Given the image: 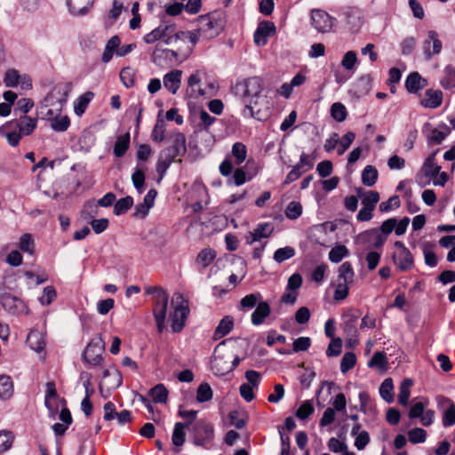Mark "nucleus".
Masks as SVG:
<instances>
[{
    "instance_id": "dca6fc26",
    "label": "nucleus",
    "mask_w": 455,
    "mask_h": 455,
    "mask_svg": "<svg viewBox=\"0 0 455 455\" xmlns=\"http://www.w3.org/2000/svg\"><path fill=\"white\" fill-rule=\"evenodd\" d=\"M274 231V226L270 222H261L257 227L250 231L245 236L246 243L251 244L255 242L259 241L262 238H267L271 235Z\"/></svg>"
},
{
    "instance_id": "680f3d73",
    "label": "nucleus",
    "mask_w": 455,
    "mask_h": 455,
    "mask_svg": "<svg viewBox=\"0 0 455 455\" xmlns=\"http://www.w3.org/2000/svg\"><path fill=\"white\" fill-rule=\"evenodd\" d=\"M314 411L313 403L308 400L304 401L298 408L296 417L299 419H306L314 412Z\"/></svg>"
},
{
    "instance_id": "4468645a",
    "label": "nucleus",
    "mask_w": 455,
    "mask_h": 455,
    "mask_svg": "<svg viewBox=\"0 0 455 455\" xmlns=\"http://www.w3.org/2000/svg\"><path fill=\"white\" fill-rule=\"evenodd\" d=\"M409 223L410 219L408 217H403L400 220L395 218H390L382 222V231L387 237L393 231L396 235L400 236L405 234Z\"/></svg>"
},
{
    "instance_id": "72a5a7b5",
    "label": "nucleus",
    "mask_w": 455,
    "mask_h": 455,
    "mask_svg": "<svg viewBox=\"0 0 455 455\" xmlns=\"http://www.w3.org/2000/svg\"><path fill=\"white\" fill-rule=\"evenodd\" d=\"M27 343L31 349L36 352L42 351L45 346L42 334L37 331H32L28 334Z\"/></svg>"
},
{
    "instance_id": "e2e57ef3",
    "label": "nucleus",
    "mask_w": 455,
    "mask_h": 455,
    "mask_svg": "<svg viewBox=\"0 0 455 455\" xmlns=\"http://www.w3.org/2000/svg\"><path fill=\"white\" fill-rule=\"evenodd\" d=\"M379 201V194L377 191H368L363 196L362 204L374 210Z\"/></svg>"
},
{
    "instance_id": "a19ab883",
    "label": "nucleus",
    "mask_w": 455,
    "mask_h": 455,
    "mask_svg": "<svg viewBox=\"0 0 455 455\" xmlns=\"http://www.w3.org/2000/svg\"><path fill=\"white\" fill-rule=\"evenodd\" d=\"M354 270L352 265L346 261L339 267L338 281L352 283L354 280Z\"/></svg>"
},
{
    "instance_id": "393cba45",
    "label": "nucleus",
    "mask_w": 455,
    "mask_h": 455,
    "mask_svg": "<svg viewBox=\"0 0 455 455\" xmlns=\"http://www.w3.org/2000/svg\"><path fill=\"white\" fill-rule=\"evenodd\" d=\"M69 12L76 16L86 14L93 4V0H68Z\"/></svg>"
},
{
    "instance_id": "a211bd4d",
    "label": "nucleus",
    "mask_w": 455,
    "mask_h": 455,
    "mask_svg": "<svg viewBox=\"0 0 455 455\" xmlns=\"http://www.w3.org/2000/svg\"><path fill=\"white\" fill-rule=\"evenodd\" d=\"M188 90L190 97L198 99L209 94L206 89L201 87V72L196 70L188 79Z\"/></svg>"
},
{
    "instance_id": "4d7b16f0",
    "label": "nucleus",
    "mask_w": 455,
    "mask_h": 455,
    "mask_svg": "<svg viewBox=\"0 0 455 455\" xmlns=\"http://www.w3.org/2000/svg\"><path fill=\"white\" fill-rule=\"evenodd\" d=\"M348 253L345 245H338L333 247L329 252V259L333 263L340 262Z\"/></svg>"
},
{
    "instance_id": "bb28decb",
    "label": "nucleus",
    "mask_w": 455,
    "mask_h": 455,
    "mask_svg": "<svg viewBox=\"0 0 455 455\" xmlns=\"http://www.w3.org/2000/svg\"><path fill=\"white\" fill-rule=\"evenodd\" d=\"M234 327V319L230 315L224 316L215 329L213 338L214 339H221L228 334Z\"/></svg>"
},
{
    "instance_id": "a878e982",
    "label": "nucleus",
    "mask_w": 455,
    "mask_h": 455,
    "mask_svg": "<svg viewBox=\"0 0 455 455\" xmlns=\"http://www.w3.org/2000/svg\"><path fill=\"white\" fill-rule=\"evenodd\" d=\"M101 215L102 210L95 199L88 200L81 211V218L84 220H90Z\"/></svg>"
},
{
    "instance_id": "f3484780",
    "label": "nucleus",
    "mask_w": 455,
    "mask_h": 455,
    "mask_svg": "<svg viewBox=\"0 0 455 455\" xmlns=\"http://www.w3.org/2000/svg\"><path fill=\"white\" fill-rule=\"evenodd\" d=\"M222 28L220 20L214 14L201 16L199 20V30L203 33H209L210 36L219 34Z\"/></svg>"
},
{
    "instance_id": "09e8293b",
    "label": "nucleus",
    "mask_w": 455,
    "mask_h": 455,
    "mask_svg": "<svg viewBox=\"0 0 455 455\" xmlns=\"http://www.w3.org/2000/svg\"><path fill=\"white\" fill-rule=\"evenodd\" d=\"M70 125V120L68 116L57 115L51 122V127L55 132H65Z\"/></svg>"
},
{
    "instance_id": "ddd939ff",
    "label": "nucleus",
    "mask_w": 455,
    "mask_h": 455,
    "mask_svg": "<svg viewBox=\"0 0 455 455\" xmlns=\"http://www.w3.org/2000/svg\"><path fill=\"white\" fill-rule=\"evenodd\" d=\"M334 19L326 12L322 10H314L311 13L312 26L321 33H326L332 28Z\"/></svg>"
},
{
    "instance_id": "20e7f679",
    "label": "nucleus",
    "mask_w": 455,
    "mask_h": 455,
    "mask_svg": "<svg viewBox=\"0 0 455 455\" xmlns=\"http://www.w3.org/2000/svg\"><path fill=\"white\" fill-rule=\"evenodd\" d=\"M219 171L223 177L228 178V184L236 187L250 181L257 173V171H255L254 173L247 174L244 167L234 169L233 161L228 156H226L225 159L220 163Z\"/></svg>"
},
{
    "instance_id": "774afa93",
    "label": "nucleus",
    "mask_w": 455,
    "mask_h": 455,
    "mask_svg": "<svg viewBox=\"0 0 455 455\" xmlns=\"http://www.w3.org/2000/svg\"><path fill=\"white\" fill-rule=\"evenodd\" d=\"M455 424V405L447 408L443 412V425L444 427H451Z\"/></svg>"
},
{
    "instance_id": "864d4df0",
    "label": "nucleus",
    "mask_w": 455,
    "mask_h": 455,
    "mask_svg": "<svg viewBox=\"0 0 455 455\" xmlns=\"http://www.w3.org/2000/svg\"><path fill=\"white\" fill-rule=\"evenodd\" d=\"M355 138V134L353 132H348L340 140L339 139L337 154L339 156L343 155L347 151V149L351 146Z\"/></svg>"
},
{
    "instance_id": "5701e85b",
    "label": "nucleus",
    "mask_w": 455,
    "mask_h": 455,
    "mask_svg": "<svg viewBox=\"0 0 455 455\" xmlns=\"http://www.w3.org/2000/svg\"><path fill=\"white\" fill-rule=\"evenodd\" d=\"M176 156H174L172 154L170 153V151L166 149H163L160 152L156 164V172L159 175V181L163 180L167 170L169 169L170 165L172 164Z\"/></svg>"
},
{
    "instance_id": "c9c22d12",
    "label": "nucleus",
    "mask_w": 455,
    "mask_h": 455,
    "mask_svg": "<svg viewBox=\"0 0 455 455\" xmlns=\"http://www.w3.org/2000/svg\"><path fill=\"white\" fill-rule=\"evenodd\" d=\"M412 384L413 381L411 379H404L399 387L398 403L403 406L408 404Z\"/></svg>"
},
{
    "instance_id": "7c9ffc66",
    "label": "nucleus",
    "mask_w": 455,
    "mask_h": 455,
    "mask_svg": "<svg viewBox=\"0 0 455 455\" xmlns=\"http://www.w3.org/2000/svg\"><path fill=\"white\" fill-rule=\"evenodd\" d=\"M215 258L216 252L213 249L204 248L198 253L196 263L201 267L205 268L212 263Z\"/></svg>"
},
{
    "instance_id": "49530a36",
    "label": "nucleus",
    "mask_w": 455,
    "mask_h": 455,
    "mask_svg": "<svg viewBox=\"0 0 455 455\" xmlns=\"http://www.w3.org/2000/svg\"><path fill=\"white\" fill-rule=\"evenodd\" d=\"M427 404L428 400L426 398H420V400L413 402L409 411L410 419L420 418Z\"/></svg>"
},
{
    "instance_id": "9d476101",
    "label": "nucleus",
    "mask_w": 455,
    "mask_h": 455,
    "mask_svg": "<svg viewBox=\"0 0 455 455\" xmlns=\"http://www.w3.org/2000/svg\"><path fill=\"white\" fill-rule=\"evenodd\" d=\"M104 346L101 339H93L85 347L83 357L90 364L96 365L101 360Z\"/></svg>"
},
{
    "instance_id": "2f4dec72",
    "label": "nucleus",
    "mask_w": 455,
    "mask_h": 455,
    "mask_svg": "<svg viewBox=\"0 0 455 455\" xmlns=\"http://www.w3.org/2000/svg\"><path fill=\"white\" fill-rule=\"evenodd\" d=\"M379 177L378 170L373 165H366L362 172L361 179L362 182L366 187H372Z\"/></svg>"
},
{
    "instance_id": "cd10ccee",
    "label": "nucleus",
    "mask_w": 455,
    "mask_h": 455,
    "mask_svg": "<svg viewBox=\"0 0 455 455\" xmlns=\"http://www.w3.org/2000/svg\"><path fill=\"white\" fill-rule=\"evenodd\" d=\"M228 156L231 160L234 158V164L240 166L247 157L246 146L242 142L234 143L231 148V156Z\"/></svg>"
},
{
    "instance_id": "0e129e2a",
    "label": "nucleus",
    "mask_w": 455,
    "mask_h": 455,
    "mask_svg": "<svg viewBox=\"0 0 455 455\" xmlns=\"http://www.w3.org/2000/svg\"><path fill=\"white\" fill-rule=\"evenodd\" d=\"M357 62L356 52L354 51H348L345 53L341 60V66L346 70H353Z\"/></svg>"
},
{
    "instance_id": "338daca9",
    "label": "nucleus",
    "mask_w": 455,
    "mask_h": 455,
    "mask_svg": "<svg viewBox=\"0 0 455 455\" xmlns=\"http://www.w3.org/2000/svg\"><path fill=\"white\" fill-rule=\"evenodd\" d=\"M387 364V357L383 352H375L368 362V366L371 368L377 367L384 369Z\"/></svg>"
},
{
    "instance_id": "4be33fe9",
    "label": "nucleus",
    "mask_w": 455,
    "mask_h": 455,
    "mask_svg": "<svg viewBox=\"0 0 455 455\" xmlns=\"http://www.w3.org/2000/svg\"><path fill=\"white\" fill-rule=\"evenodd\" d=\"M171 146L164 149L170 151L174 156H183L187 151L186 138L181 132H176L171 137Z\"/></svg>"
},
{
    "instance_id": "2eb2a0df",
    "label": "nucleus",
    "mask_w": 455,
    "mask_h": 455,
    "mask_svg": "<svg viewBox=\"0 0 455 455\" xmlns=\"http://www.w3.org/2000/svg\"><path fill=\"white\" fill-rule=\"evenodd\" d=\"M275 34V26L272 21H262L259 24L254 32V43L258 46H263L267 44V38Z\"/></svg>"
},
{
    "instance_id": "6e6552de",
    "label": "nucleus",
    "mask_w": 455,
    "mask_h": 455,
    "mask_svg": "<svg viewBox=\"0 0 455 455\" xmlns=\"http://www.w3.org/2000/svg\"><path fill=\"white\" fill-rule=\"evenodd\" d=\"M36 124V118L24 115L19 119L12 120L0 126V132H3L4 130H7L9 128H17L21 135L28 136L34 132Z\"/></svg>"
},
{
    "instance_id": "6ab92c4d",
    "label": "nucleus",
    "mask_w": 455,
    "mask_h": 455,
    "mask_svg": "<svg viewBox=\"0 0 455 455\" xmlns=\"http://www.w3.org/2000/svg\"><path fill=\"white\" fill-rule=\"evenodd\" d=\"M443 94L440 90L427 89L420 100V105L425 108L435 109L442 105Z\"/></svg>"
},
{
    "instance_id": "9b49d317",
    "label": "nucleus",
    "mask_w": 455,
    "mask_h": 455,
    "mask_svg": "<svg viewBox=\"0 0 455 455\" xmlns=\"http://www.w3.org/2000/svg\"><path fill=\"white\" fill-rule=\"evenodd\" d=\"M227 341L228 340H223L222 342H220L215 347V350H214V355H213V359L212 361V371H214L215 374H217V375H224L227 372L232 371L239 365V363L242 361V359L238 355H235L234 357L233 361L231 362L230 365H226L221 368L219 367L220 363L222 362L223 358L220 355H217V353H219L220 349L225 346Z\"/></svg>"
},
{
    "instance_id": "052dcab7",
    "label": "nucleus",
    "mask_w": 455,
    "mask_h": 455,
    "mask_svg": "<svg viewBox=\"0 0 455 455\" xmlns=\"http://www.w3.org/2000/svg\"><path fill=\"white\" fill-rule=\"evenodd\" d=\"M426 438L427 432L423 428L415 427L408 432V439L411 443H422Z\"/></svg>"
},
{
    "instance_id": "8fccbe9b",
    "label": "nucleus",
    "mask_w": 455,
    "mask_h": 455,
    "mask_svg": "<svg viewBox=\"0 0 455 455\" xmlns=\"http://www.w3.org/2000/svg\"><path fill=\"white\" fill-rule=\"evenodd\" d=\"M129 145H130V134L129 133H125L124 135L118 137L116 140V146H115L116 157L122 156L128 149Z\"/></svg>"
},
{
    "instance_id": "bf43d9fd",
    "label": "nucleus",
    "mask_w": 455,
    "mask_h": 455,
    "mask_svg": "<svg viewBox=\"0 0 455 455\" xmlns=\"http://www.w3.org/2000/svg\"><path fill=\"white\" fill-rule=\"evenodd\" d=\"M356 363V356L352 352H347L342 357L340 363V371L342 373L347 372L351 370Z\"/></svg>"
},
{
    "instance_id": "4c0bfd02",
    "label": "nucleus",
    "mask_w": 455,
    "mask_h": 455,
    "mask_svg": "<svg viewBox=\"0 0 455 455\" xmlns=\"http://www.w3.org/2000/svg\"><path fill=\"white\" fill-rule=\"evenodd\" d=\"M436 152L432 153L425 161L423 171L426 176L434 178L440 172L441 167L435 162V156Z\"/></svg>"
},
{
    "instance_id": "69168bd1",
    "label": "nucleus",
    "mask_w": 455,
    "mask_h": 455,
    "mask_svg": "<svg viewBox=\"0 0 455 455\" xmlns=\"http://www.w3.org/2000/svg\"><path fill=\"white\" fill-rule=\"evenodd\" d=\"M400 198L398 196H392L388 200L382 202L379 204V211L381 212H388L392 210L397 209L400 206Z\"/></svg>"
},
{
    "instance_id": "aec40b11",
    "label": "nucleus",
    "mask_w": 455,
    "mask_h": 455,
    "mask_svg": "<svg viewBox=\"0 0 455 455\" xmlns=\"http://www.w3.org/2000/svg\"><path fill=\"white\" fill-rule=\"evenodd\" d=\"M181 70L173 69L164 76V86L171 93L175 94L180 89L181 84Z\"/></svg>"
},
{
    "instance_id": "3c124183",
    "label": "nucleus",
    "mask_w": 455,
    "mask_h": 455,
    "mask_svg": "<svg viewBox=\"0 0 455 455\" xmlns=\"http://www.w3.org/2000/svg\"><path fill=\"white\" fill-rule=\"evenodd\" d=\"M295 255L294 248L291 246H285L283 248L277 249L273 256V259L277 263H282Z\"/></svg>"
},
{
    "instance_id": "7ed1b4c3",
    "label": "nucleus",
    "mask_w": 455,
    "mask_h": 455,
    "mask_svg": "<svg viewBox=\"0 0 455 455\" xmlns=\"http://www.w3.org/2000/svg\"><path fill=\"white\" fill-rule=\"evenodd\" d=\"M172 305L173 309L169 315L172 331L180 332L183 330L189 315L188 301L181 293L176 292L173 295Z\"/></svg>"
},
{
    "instance_id": "de8ad7c7",
    "label": "nucleus",
    "mask_w": 455,
    "mask_h": 455,
    "mask_svg": "<svg viewBox=\"0 0 455 455\" xmlns=\"http://www.w3.org/2000/svg\"><path fill=\"white\" fill-rule=\"evenodd\" d=\"M450 133V128L446 125H443V129L435 128L431 131L428 140L430 142L435 144H440Z\"/></svg>"
},
{
    "instance_id": "c03bdc74",
    "label": "nucleus",
    "mask_w": 455,
    "mask_h": 455,
    "mask_svg": "<svg viewBox=\"0 0 455 455\" xmlns=\"http://www.w3.org/2000/svg\"><path fill=\"white\" fill-rule=\"evenodd\" d=\"M331 116L337 122L341 123L347 116V110L344 104L335 102L331 107Z\"/></svg>"
},
{
    "instance_id": "6e6d98bb",
    "label": "nucleus",
    "mask_w": 455,
    "mask_h": 455,
    "mask_svg": "<svg viewBox=\"0 0 455 455\" xmlns=\"http://www.w3.org/2000/svg\"><path fill=\"white\" fill-rule=\"evenodd\" d=\"M79 44L84 52H89L95 48V36L92 33H84L79 36Z\"/></svg>"
},
{
    "instance_id": "e433bc0d",
    "label": "nucleus",
    "mask_w": 455,
    "mask_h": 455,
    "mask_svg": "<svg viewBox=\"0 0 455 455\" xmlns=\"http://www.w3.org/2000/svg\"><path fill=\"white\" fill-rule=\"evenodd\" d=\"M13 383L10 376L0 375V399H8L12 395Z\"/></svg>"
},
{
    "instance_id": "f257e3e1",
    "label": "nucleus",
    "mask_w": 455,
    "mask_h": 455,
    "mask_svg": "<svg viewBox=\"0 0 455 455\" xmlns=\"http://www.w3.org/2000/svg\"><path fill=\"white\" fill-rule=\"evenodd\" d=\"M145 293L151 296L154 301L153 315L158 332L162 333L166 329V315L169 296L161 286H145Z\"/></svg>"
},
{
    "instance_id": "c85d7f7f",
    "label": "nucleus",
    "mask_w": 455,
    "mask_h": 455,
    "mask_svg": "<svg viewBox=\"0 0 455 455\" xmlns=\"http://www.w3.org/2000/svg\"><path fill=\"white\" fill-rule=\"evenodd\" d=\"M1 303L3 307L12 314L20 312L23 307L22 301L11 294L3 296Z\"/></svg>"
},
{
    "instance_id": "5fc2aeb1",
    "label": "nucleus",
    "mask_w": 455,
    "mask_h": 455,
    "mask_svg": "<svg viewBox=\"0 0 455 455\" xmlns=\"http://www.w3.org/2000/svg\"><path fill=\"white\" fill-rule=\"evenodd\" d=\"M0 135L5 137L8 144L12 147H17L22 136L20 132H17V128L4 130L3 132H0Z\"/></svg>"
},
{
    "instance_id": "b1692460",
    "label": "nucleus",
    "mask_w": 455,
    "mask_h": 455,
    "mask_svg": "<svg viewBox=\"0 0 455 455\" xmlns=\"http://www.w3.org/2000/svg\"><path fill=\"white\" fill-rule=\"evenodd\" d=\"M270 313L269 304L267 301H259L251 314V323L255 326L262 324Z\"/></svg>"
},
{
    "instance_id": "c756f323",
    "label": "nucleus",
    "mask_w": 455,
    "mask_h": 455,
    "mask_svg": "<svg viewBox=\"0 0 455 455\" xmlns=\"http://www.w3.org/2000/svg\"><path fill=\"white\" fill-rule=\"evenodd\" d=\"M94 93L92 92H86L77 98L74 103V111L77 116H82L89 103L92 100Z\"/></svg>"
},
{
    "instance_id": "412c9836",
    "label": "nucleus",
    "mask_w": 455,
    "mask_h": 455,
    "mask_svg": "<svg viewBox=\"0 0 455 455\" xmlns=\"http://www.w3.org/2000/svg\"><path fill=\"white\" fill-rule=\"evenodd\" d=\"M427 85V80L423 78L418 72L408 75L405 80V88L410 93L416 94Z\"/></svg>"
},
{
    "instance_id": "79ce46f5",
    "label": "nucleus",
    "mask_w": 455,
    "mask_h": 455,
    "mask_svg": "<svg viewBox=\"0 0 455 455\" xmlns=\"http://www.w3.org/2000/svg\"><path fill=\"white\" fill-rule=\"evenodd\" d=\"M168 390L163 384H157L150 389L149 395L154 403H166L168 399Z\"/></svg>"
},
{
    "instance_id": "13d9d810",
    "label": "nucleus",
    "mask_w": 455,
    "mask_h": 455,
    "mask_svg": "<svg viewBox=\"0 0 455 455\" xmlns=\"http://www.w3.org/2000/svg\"><path fill=\"white\" fill-rule=\"evenodd\" d=\"M302 214V205L300 203L292 201L285 210V216L291 220H297Z\"/></svg>"
},
{
    "instance_id": "473e14b6",
    "label": "nucleus",
    "mask_w": 455,
    "mask_h": 455,
    "mask_svg": "<svg viewBox=\"0 0 455 455\" xmlns=\"http://www.w3.org/2000/svg\"><path fill=\"white\" fill-rule=\"evenodd\" d=\"M188 427V424L183 422H177L174 425L172 441L174 446L180 447L185 443L186 433L185 429Z\"/></svg>"
},
{
    "instance_id": "a18cd8bd",
    "label": "nucleus",
    "mask_w": 455,
    "mask_h": 455,
    "mask_svg": "<svg viewBox=\"0 0 455 455\" xmlns=\"http://www.w3.org/2000/svg\"><path fill=\"white\" fill-rule=\"evenodd\" d=\"M154 206V199L144 198L143 203L136 205L133 216L138 219H143L148 214L149 210Z\"/></svg>"
},
{
    "instance_id": "ea45409f",
    "label": "nucleus",
    "mask_w": 455,
    "mask_h": 455,
    "mask_svg": "<svg viewBox=\"0 0 455 455\" xmlns=\"http://www.w3.org/2000/svg\"><path fill=\"white\" fill-rule=\"evenodd\" d=\"M213 392L211 386L204 382L198 386L196 389V399L198 403H203L212 399Z\"/></svg>"
},
{
    "instance_id": "f704fd0d",
    "label": "nucleus",
    "mask_w": 455,
    "mask_h": 455,
    "mask_svg": "<svg viewBox=\"0 0 455 455\" xmlns=\"http://www.w3.org/2000/svg\"><path fill=\"white\" fill-rule=\"evenodd\" d=\"M379 395L388 403L394 401V384L391 378H387L383 380L379 387Z\"/></svg>"
},
{
    "instance_id": "603ef678",
    "label": "nucleus",
    "mask_w": 455,
    "mask_h": 455,
    "mask_svg": "<svg viewBox=\"0 0 455 455\" xmlns=\"http://www.w3.org/2000/svg\"><path fill=\"white\" fill-rule=\"evenodd\" d=\"M19 248L23 252H28V254L33 255L34 248H35V242L30 234L27 233L20 236V242H19Z\"/></svg>"
},
{
    "instance_id": "58836bf2",
    "label": "nucleus",
    "mask_w": 455,
    "mask_h": 455,
    "mask_svg": "<svg viewBox=\"0 0 455 455\" xmlns=\"http://www.w3.org/2000/svg\"><path fill=\"white\" fill-rule=\"evenodd\" d=\"M58 397H59V395L57 394L55 383L52 381L47 382L44 404L53 418H54L55 409L53 408V405L52 404L51 400L57 399Z\"/></svg>"
},
{
    "instance_id": "0eeeda50",
    "label": "nucleus",
    "mask_w": 455,
    "mask_h": 455,
    "mask_svg": "<svg viewBox=\"0 0 455 455\" xmlns=\"http://www.w3.org/2000/svg\"><path fill=\"white\" fill-rule=\"evenodd\" d=\"M393 264L400 271H408L414 267V259L410 250L401 241H395L391 252Z\"/></svg>"
},
{
    "instance_id": "f03ea898",
    "label": "nucleus",
    "mask_w": 455,
    "mask_h": 455,
    "mask_svg": "<svg viewBox=\"0 0 455 455\" xmlns=\"http://www.w3.org/2000/svg\"><path fill=\"white\" fill-rule=\"evenodd\" d=\"M263 91V82L259 76H252L236 82L233 86L234 93L250 105H256Z\"/></svg>"
},
{
    "instance_id": "1a4fd4ad",
    "label": "nucleus",
    "mask_w": 455,
    "mask_h": 455,
    "mask_svg": "<svg viewBox=\"0 0 455 455\" xmlns=\"http://www.w3.org/2000/svg\"><path fill=\"white\" fill-rule=\"evenodd\" d=\"M173 25H160L151 32L146 34L143 36V41L148 44H151L158 40H161L165 44H170L173 37Z\"/></svg>"
},
{
    "instance_id": "39448f33",
    "label": "nucleus",
    "mask_w": 455,
    "mask_h": 455,
    "mask_svg": "<svg viewBox=\"0 0 455 455\" xmlns=\"http://www.w3.org/2000/svg\"><path fill=\"white\" fill-rule=\"evenodd\" d=\"M215 431L212 423L200 419L193 426V443L196 446L210 450L214 446Z\"/></svg>"
},
{
    "instance_id": "423d86ee",
    "label": "nucleus",
    "mask_w": 455,
    "mask_h": 455,
    "mask_svg": "<svg viewBox=\"0 0 455 455\" xmlns=\"http://www.w3.org/2000/svg\"><path fill=\"white\" fill-rule=\"evenodd\" d=\"M387 240V236L382 231V225L379 228H371L358 234L355 243L365 250L380 249Z\"/></svg>"
},
{
    "instance_id": "f8f14e48",
    "label": "nucleus",
    "mask_w": 455,
    "mask_h": 455,
    "mask_svg": "<svg viewBox=\"0 0 455 455\" xmlns=\"http://www.w3.org/2000/svg\"><path fill=\"white\" fill-rule=\"evenodd\" d=\"M423 52L426 60H430L434 55H437L441 52L443 44L439 39L438 34L435 30H429L427 32V37L424 40Z\"/></svg>"
},
{
    "instance_id": "37998d69",
    "label": "nucleus",
    "mask_w": 455,
    "mask_h": 455,
    "mask_svg": "<svg viewBox=\"0 0 455 455\" xmlns=\"http://www.w3.org/2000/svg\"><path fill=\"white\" fill-rule=\"evenodd\" d=\"M262 296L260 293H251L244 296L240 301V307L244 310L252 309L261 301Z\"/></svg>"
}]
</instances>
